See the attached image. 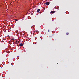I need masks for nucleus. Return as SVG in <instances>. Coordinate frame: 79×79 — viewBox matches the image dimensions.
Segmentation results:
<instances>
[{
  "mask_svg": "<svg viewBox=\"0 0 79 79\" xmlns=\"http://www.w3.org/2000/svg\"><path fill=\"white\" fill-rule=\"evenodd\" d=\"M49 4H50V2H46L45 3V5H49Z\"/></svg>",
  "mask_w": 79,
  "mask_h": 79,
  "instance_id": "obj_1",
  "label": "nucleus"
},
{
  "mask_svg": "<svg viewBox=\"0 0 79 79\" xmlns=\"http://www.w3.org/2000/svg\"><path fill=\"white\" fill-rule=\"evenodd\" d=\"M23 43H20L19 44V46H21V47H23Z\"/></svg>",
  "mask_w": 79,
  "mask_h": 79,
  "instance_id": "obj_2",
  "label": "nucleus"
},
{
  "mask_svg": "<svg viewBox=\"0 0 79 79\" xmlns=\"http://www.w3.org/2000/svg\"><path fill=\"white\" fill-rule=\"evenodd\" d=\"M55 13V11H52L50 12V14H51V15H52V13Z\"/></svg>",
  "mask_w": 79,
  "mask_h": 79,
  "instance_id": "obj_3",
  "label": "nucleus"
},
{
  "mask_svg": "<svg viewBox=\"0 0 79 79\" xmlns=\"http://www.w3.org/2000/svg\"><path fill=\"white\" fill-rule=\"evenodd\" d=\"M40 11V9H38L37 10V12H39Z\"/></svg>",
  "mask_w": 79,
  "mask_h": 79,
  "instance_id": "obj_4",
  "label": "nucleus"
},
{
  "mask_svg": "<svg viewBox=\"0 0 79 79\" xmlns=\"http://www.w3.org/2000/svg\"><path fill=\"white\" fill-rule=\"evenodd\" d=\"M13 44H14V45H16V43L15 42H14L13 43Z\"/></svg>",
  "mask_w": 79,
  "mask_h": 79,
  "instance_id": "obj_5",
  "label": "nucleus"
},
{
  "mask_svg": "<svg viewBox=\"0 0 79 79\" xmlns=\"http://www.w3.org/2000/svg\"><path fill=\"white\" fill-rule=\"evenodd\" d=\"M69 34V33L68 32L66 33V35H68Z\"/></svg>",
  "mask_w": 79,
  "mask_h": 79,
  "instance_id": "obj_6",
  "label": "nucleus"
},
{
  "mask_svg": "<svg viewBox=\"0 0 79 79\" xmlns=\"http://www.w3.org/2000/svg\"><path fill=\"white\" fill-rule=\"evenodd\" d=\"M15 21H18V20L17 19H15Z\"/></svg>",
  "mask_w": 79,
  "mask_h": 79,
  "instance_id": "obj_7",
  "label": "nucleus"
},
{
  "mask_svg": "<svg viewBox=\"0 0 79 79\" xmlns=\"http://www.w3.org/2000/svg\"><path fill=\"white\" fill-rule=\"evenodd\" d=\"M17 46H18V47H19V46H20L19 45H18V44H17Z\"/></svg>",
  "mask_w": 79,
  "mask_h": 79,
  "instance_id": "obj_8",
  "label": "nucleus"
},
{
  "mask_svg": "<svg viewBox=\"0 0 79 79\" xmlns=\"http://www.w3.org/2000/svg\"><path fill=\"white\" fill-rule=\"evenodd\" d=\"M12 40H14L15 39H14V38H13V39H12Z\"/></svg>",
  "mask_w": 79,
  "mask_h": 79,
  "instance_id": "obj_9",
  "label": "nucleus"
},
{
  "mask_svg": "<svg viewBox=\"0 0 79 79\" xmlns=\"http://www.w3.org/2000/svg\"><path fill=\"white\" fill-rule=\"evenodd\" d=\"M15 42L16 43H17V42H18V41H16Z\"/></svg>",
  "mask_w": 79,
  "mask_h": 79,
  "instance_id": "obj_10",
  "label": "nucleus"
},
{
  "mask_svg": "<svg viewBox=\"0 0 79 79\" xmlns=\"http://www.w3.org/2000/svg\"><path fill=\"white\" fill-rule=\"evenodd\" d=\"M13 42H14V40H13Z\"/></svg>",
  "mask_w": 79,
  "mask_h": 79,
  "instance_id": "obj_11",
  "label": "nucleus"
}]
</instances>
